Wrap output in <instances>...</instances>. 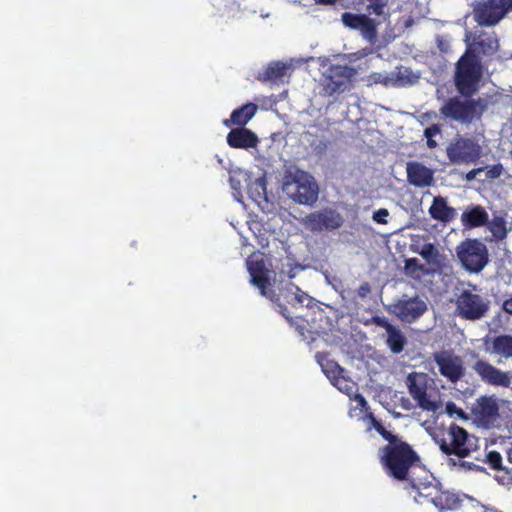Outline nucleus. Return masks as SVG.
I'll return each instance as SVG.
<instances>
[{
	"mask_svg": "<svg viewBox=\"0 0 512 512\" xmlns=\"http://www.w3.org/2000/svg\"><path fill=\"white\" fill-rule=\"evenodd\" d=\"M380 462L388 476L398 481L409 480L413 489H420L409 477L410 469L420 463V457L401 437L381 448Z\"/></svg>",
	"mask_w": 512,
	"mask_h": 512,
	"instance_id": "f257e3e1",
	"label": "nucleus"
},
{
	"mask_svg": "<svg viewBox=\"0 0 512 512\" xmlns=\"http://www.w3.org/2000/svg\"><path fill=\"white\" fill-rule=\"evenodd\" d=\"M435 441L443 454L460 459L469 457L479 448V439L455 423L449 426L442 437L435 438Z\"/></svg>",
	"mask_w": 512,
	"mask_h": 512,
	"instance_id": "f03ea898",
	"label": "nucleus"
},
{
	"mask_svg": "<svg viewBox=\"0 0 512 512\" xmlns=\"http://www.w3.org/2000/svg\"><path fill=\"white\" fill-rule=\"evenodd\" d=\"M482 77V67L477 56L466 51L456 64L455 85L458 92L467 98L471 97L478 89Z\"/></svg>",
	"mask_w": 512,
	"mask_h": 512,
	"instance_id": "7ed1b4c3",
	"label": "nucleus"
},
{
	"mask_svg": "<svg viewBox=\"0 0 512 512\" xmlns=\"http://www.w3.org/2000/svg\"><path fill=\"white\" fill-rule=\"evenodd\" d=\"M486 109V103L481 99L449 98L440 108V113L447 119L461 124H470L479 119Z\"/></svg>",
	"mask_w": 512,
	"mask_h": 512,
	"instance_id": "20e7f679",
	"label": "nucleus"
},
{
	"mask_svg": "<svg viewBox=\"0 0 512 512\" xmlns=\"http://www.w3.org/2000/svg\"><path fill=\"white\" fill-rule=\"evenodd\" d=\"M283 191L296 203L311 206L318 199L319 188L307 172L296 171L284 181Z\"/></svg>",
	"mask_w": 512,
	"mask_h": 512,
	"instance_id": "39448f33",
	"label": "nucleus"
},
{
	"mask_svg": "<svg viewBox=\"0 0 512 512\" xmlns=\"http://www.w3.org/2000/svg\"><path fill=\"white\" fill-rule=\"evenodd\" d=\"M356 74V69L348 65H330L320 78V94L330 97L345 92L350 88Z\"/></svg>",
	"mask_w": 512,
	"mask_h": 512,
	"instance_id": "423d86ee",
	"label": "nucleus"
},
{
	"mask_svg": "<svg viewBox=\"0 0 512 512\" xmlns=\"http://www.w3.org/2000/svg\"><path fill=\"white\" fill-rule=\"evenodd\" d=\"M457 258L463 268L470 273H479L489 262L486 245L477 238L463 240L456 248Z\"/></svg>",
	"mask_w": 512,
	"mask_h": 512,
	"instance_id": "0eeeda50",
	"label": "nucleus"
},
{
	"mask_svg": "<svg viewBox=\"0 0 512 512\" xmlns=\"http://www.w3.org/2000/svg\"><path fill=\"white\" fill-rule=\"evenodd\" d=\"M490 300L483 295L464 289L456 297L455 314L467 321H478L487 316Z\"/></svg>",
	"mask_w": 512,
	"mask_h": 512,
	"instance_id": "6e6552de",
	"label": "nucleus"
},
{
	"mask_svg": "<svg viewBox=\"0 0 512 512\" xmlns=\"http://www.w3.org/2000/svg\"><path fill=\"white\" fill-rule=\"evenodd\" d=\"M447 155L452 163H475L482 156V147L474 138L457 137L447 147Z\"/></svg>",
	"mask_w": 512,
	"mask_h": 512,
	"instance_id": "1a4fd4ad",
	"label": "nucleus"
},
{
	"mask_svg": "<svg viewBox=\"0 0 512 512\" xmlns=\"http://www.w3.org/2000/svg\"><path fill=\"white\" fill-rule=\"evenodd\" d=\"M405 383L409 394L419 408L428 412H435L438 409L437 402L432 400L427 393L428 379L425 373L411 372L406 377Z\"/></svg>",
	"mask_w": 512,
	"mask_h": 512,
	"instance_id": "9d476101",
	"label": "nucleus"
},
{
	"mask_svg": "<svg viewBox=\"0 0 512 512\" xmlns=\"http://www.w3.org/2000/svg\"><path fill=\"white\" fill-rule=\"evenodd\" d=\"M433 361L437 364L440 374L451 383H457L465 375L462 358L452 351L433 353Z\"/></svg>",
	"mask_w": 512,
	"mask_h": 512,
	"instance_id": "9b49d317",
	"label": "nucleus"
},
{
	"mask_svg": "<svg viewBox=\"0 0 512 512\" xmlns=\"http://www.w3.org/2000/svg\"><path fill=\"white\" fill-rule=\"evenodd\" d=\"M508 4V0H486L480 2L474 9L475 20L483 26L495 25L508 12Z\"/></svg>",
	"mask_w": 512,
	"mask_h": 512,
	"instance_id": "f8f14e48",
	"label": "nucleus"
},
{
	"mask_svg": "<svg viewBox=\"0 0 512 512\" xmlns=\"http://www.w3.org/2000/svg\"><path fill=\"white\" fill-rule=\"evenodd\" d=\"M427 311L426 302L419 296L402 298L390 306V312L398 319L406 323H412L419 319Z\"/></svg>",
	"mask_w": 512,
	"mask_h": 512,
	"instance_id": "ddd939ff",
	"label": "nucleus"
},
{
	"mask_svg": "<svg viewBox=\"0 0 512 512\" xmlns=\"http://www.w3.org/2000/svg\"><path fill=\"white\" fill-rule=\"evenodd\" d=\"M343 222L341 214L333 209L312 212L303 219L306 228L313 232L336 230L343 225Z\"/></svg>",
	"mask_w": 512,
	"mask_h": 512,
	"instance_id": "4468645a",
	"label": "nucleus"
},
{
	"mask_svg": "<svg viewBox=\"0 0 512 512\" xmlns=\"http://www.w3.org/2000/svg\"><path fill=\"white\" fill-rule=\"evenodd\" d=\"M473 370L481 381L488 385L503 388H508L511 385L510 372L503 371L486 360H477L473 365Z\"/></svg>",
	"mask_w": 512,
	"mask_h": 512,
	"instance_id": "2eb2a0df",
	"label": "nucleus"
},
{
	"mask_svg": "<svg viewBox=\"0 0 512 512\" xmlns=\"http://www.w3.org/2000/svg\"><path fill=\"white\" fill-rule=\"evenodd\" d=\"M471 412L478 424L489 428L499 416V406L493 397L481 396L476 400Z\"/></svg>",
	"mask_w": 512,
	"mask_h": 512,
	"instance_id": "dca6fc26",
	"label": "nucleus"
},
{
	"mask_svg": "<svg viewBox=\"0 0 512 512\" xmlns=\"http://www.w3.org/2000/svg\"><path fill=\"white\" fill-rule=\"evenodd\" d=\"M435 489V495L432 496L431 493L423 494L420 489L418 491V497H415V500L422 504L423 501L420 498H425L427 501L433 503L435 507L440 510H454L460 506V498L455 493L449 491H440Z\"/></svg>",
	"mask_w": 512,
	"mask_h": 512,
	"instance_id": "f3484780",
	"label": "nucleus"
},
{
	"mask_svg": "<svg viewBox=\"0 0 512 512\" xmlns=\"http://www.w3.org/2000/svg\"><path fill=\"white\" fill-rule=\"evenodd\" d=\"M407 179L416 187H429L434 182V172L422 163L409 162L407 163Z\"/></svg>",
	"mask_w": 512,
	"mask_h": 512,
	"instance_id": "a211bd4d",
	"label": "nucleus"
},
{
	"mask_svg": "<svg viewBox=\"0 0 512 512\" xmlns=\"http://www.w3.org/2000/svg\"><path fill=\"white\" fill-rule=\"evenodd\" d=\"M227 143L232 148H255L258 138L255 133L244 127L232 129L227 135Z\"/></svg>",
	"mask_w": 512,
	"mask_h": 512,
	"instance_id": "6ab92c4d",
	"label": "nucleus"
},
{
	"mask_svg": "<svg viewBox=\"0 0 512 512\" xmlns=\"http://www.w3.org/2000/svg\"><path fill=\"white\" fill-rule=\"evenodd\" d=\"M248 271L251 276L252 284L260 290L263 296H266L267 289L270 286V280L264 260H249Z\"/></svg>",
	"mask_w": 512,
	"mask_h": 512,
	"instance_id": "aec40b11",
	"label": "nucleus"
},
{
	"mask_svg": "<svg viewBox=\"0 0 512 512\" xmlns=\"http://www.w3.org/2000/svg\"><path fill=\"white\" fill-rule=\"evenodd\" d=\"M428 212L432 219L443 224L452 222L457 216L456 209L449 206L446 198L442 196H436L433 198Z\"/></svg>",
	"mask_w": 512,
	"mask_h": 512,
	"instance_id": "412c9836",
	"label": "nucleus"
},
{
	"mask_svg": "<svg viewBox=\"0 0 512 512\" xmlns=\"http://www.w3.org/2000/svg\"><path fill=\"white\" fill-rule=\"evenodd\" d=\"M489 214L481 205L467 207L461 214V223L466 229H474L485 226L488 223Z\"/></svg>",
	"mask_w": 512,
	"mask_h": 512,
	"instance_id": "4be33fe9",
	"label": "nucleus"
},
{
	"mask_svg": "<svg viewBox=\"0 0 512 512\" xmlns=\"http://www.w3.org/2000/svg\"><path fill=\"white\" fill-rule=\"evenodd\" d=\"M356 8L365 7L369 15H375L382 18L384 22H389L391 12L389 9V0H353Z\"/></svg>",
	"mask_w": 512,
	"mask_h": 512,
	"instance_id": "5701e85b",
	"label": "nucleus"
},
{
	"mask_svg": "<svg viewBox=\"0 0 512 512\" xmlns=\"http://www.w3.org/2000/svg\"><path fill=\"white\" fill-rule=\"evenodd\" d=\"M257 105L254 103H247L243 106L232 111L230 118L224 121L226 126L237 125L244 127L256 114Z\"/></svg>",
	"mask_w": 512,
	"mask_h": 512,
	"instance_id": "b1692460",
	"label": "nucleus"
},
{
	"mask_svg": "<svg viewBox=\"0 0 512 512\" xmlns=\"http://www.w3.org/2000/svg\"><path fill=\"white\" fill-rule=\"evenodd\" d=\"M487 350L504 359H512V334H500L490 340Z\"/></svg>",
	"mask_w": 512,
	"mask_h": 512,
	"instance_id": "393cba45",
	"label": "nucleus"
},
{
	"mask_svg": "<svg viewBox=\"0 0 512 512\" xmlns=\"http://www.w3.org/2000/svg\"><path fill=\"white\" fill-rule=\"evenodd\" d=\"M385 23L382 18L379 17V19L371 18L369 13L365 14L363 17V20L359 24V27L357 28V31L360 32L361 36L367 40L370 43H375L378 36V30L377 27Z\"/></svg>",
	"mask_w": 512,
	"mask_h": 512,
	"instance_id": "a878e982",
	"label": "nucleus"
},
{
	"mask_svg": "<svg viewBox=\"0 0 512 512\" xmlns=\"http://www.w3.org/2000/svg\"><path fill=\"white\" fill-rule=\"evenodd\" d=\"M485 226L491 233V237L486 238L487 242H500L507 237V222L503 217L494 216L492 220L488 219V223Z\"/></svg>",
	"mask_w": 512,
	"mask_h": 512,
	"instance_id": "bb28decb",
	"label": "nucleus"
},
{
	"mask_svg": "<svg viewBox=\"0 0 512 512\" xmlns=\"http://www.w3.org/2000/svg\"><path fill=\"white\" fill-rule=\"evenodd\" d=\"M386 343L393 353L399 354L404 350L407 344V339L403 332L395 326L387 333Z\"/></svg>",
	"mask_w": 512,
	"mask_h": 512,
	"instance_id": "cd10ccee",
	"label": "nucleus"
},
{
	"mask_svg": "<svg viewBox=\"0 0 512 512\" xmlns=\"http://www.w3.org/2000/svg\"><path fill=\"white\" fill-rule=\"evenodd\" d=\"M288 70V66L281 62L270 63L264 70V79L270 81L281 80Z\"/></svg>",
	"mask_w": 512,
	"mask_h": 512,
	"instance_id": "c85d7f7f",
	"label": "nucleus"
},
{
	"mask_svg": "<svg viewBox=\"0 0 512 512\" xmlns=\"http://www.w3.org/2000/svg\"><path fill=\"white\" fill-rule=\"evenodd\" d=\"M365 14L344 12L341 15L343 25L351 30H357Z\"/></svg>",
	"mask_w": 512,
	"mask_h": 512,
	"instance_id": "c756f323",
	"label": "nucleus"
},
{
	"mask_svg": "<svg viewBox=\"0 0 512 512\" xmlns=\"http://www.w3.org/2000/svg\"><path fill=\"white\" fill-rule=\"evenodd\" d=\"M447 465L450 469H456L457 471H470L476 466L473 462H468L460 458L455 459L452 457L448 458Z\"/></svg>",
	"mask_w": 512,
	"mask_h": 512,
	"instance_id": "7c9ffc66",
	"label": "nucleus"
},
{
	"mask_svg": "<svg viewBox=\"0 0 512 512\" xmlns=\"http://www.w3.org/2000/svg\"><path fill=\"white\" fill-rule=\"evenodd\" d=\"M419 254L427 261L433 262L439 257V251L432 243L424 244Z\"/></svg>",
	"mask_w": 512,
	"mask_h": 512,
	"instance_id": "2f4dec72",
	"label": "nucleus"
},
{
	"mask_svg": "<svg viewBox=\"0 0 512 512\" xmlns=\"http://www.w3.org/2000/svg\"><path fill=\"white\" fill-rule=\"evenodd\" d=\"M441 128L438 124H432L424 130V136L427 140V146L429 148H435L437 146V142L433 139L434 136L440 134Z\"/></svg>",
	"mask_w": 512,
	"mask_h": 512,
	"instance_id": "473e14b6",
	"label": "nucleus"
},
{
	"mask_svg": "<svg viewBox=\"0 0 512 512\" xmlns=\"http://www.w3.org/2000/svg\"><path fill=\"white\" fill-rule=\"evenodd\" d=\"M372 423L376 431L385 439L388 443H391L399 438L398 435H395L391 433L390 431L386 430V428L377 421L374 417H372Z\"/></svg>",
	"mask_w": 512,
	"mask_h": 512,
	"instance_id": "72a5a7b5",
	"label": "nucleus"
},
{
	"mask_svg": "<svg viewBox=\"0 0 512 512\" xmlns=\"http://www.w3.org/2000/svg\"><path fill=\"white\" fill-rule=\"evenodd\" d=\"M330 369L325 368L323 369L324 372L327 374L328 377L333 378L336 381V385L338 386L339 390H343V388L340 386V377L339 375L343 372V368H341L338 364L331 362L329 364Z\"/></svg>",
	"mask_w": 512,
	"mask_h": 512,
	"instance_id": "f704fd0d",
	"label": "nucleus"
},
{
	"mask_svg": "<svg viewBox=\"0 0 512 512\" xmlns=\"http://www.w3.org/2000/svg\"><path fill=\"white\" fill-rule=\"evenodd\" d=\"M486 179L493 180L499 178L504 171L503 165L501 163L494 164L492 166L484 168Z\"/></svg>",
	"mask_w": 512,
	"mask_h": 512,
	"instance_id": "c9c22d12",
	"label": "nucleus"
},
{
	"mask_svg": "<svg viewBox=\"0 0 512 512\" xmlns=\"http://www.w3.org/2000/svg\"><path fill=\"white\" fill-rule=\"evenodd\" d=\"M487 463L489 464L490 468L494 470H499L502 467V456L497 451H490L487 454Z\"/></svg>",
	"mask_w": 512,
	"mask_h": 512,
	"instance_id": "e433bc0d",
	"label": "nucleus"
},
{
	"mask_svg": "<svg viewBox=\"0 0 512 512\" xmlns=\"http://www.w3.org/2000/svg\"><path fill=\"white\" fill-rule=\"evenodd\" d=\"M367 81H368V85H373V84L388 85L390 82V79H389V77H387L386 75H384L382 73L373 72L370 75H368Z\"/></svg>",
	"mask_w": 512,
	"mask_h": 512,
	"instance_id": "4c0bfd02",
	"label": "nucleus"
},
{
	"mask_svg": "<svg viewBox=\"0 0 512 512\" xmlns=\"http://www.w3.org/2000/svg\"><path fill=\"white\" fill-rule=\"evenodd\" d=\"M372 322L376 326L385 329L387 333L395 327L384 316H373L372 317Z\"/></svg>",
	"mask_w": 512,
	"mask_h": 512,
	"instance_id": "58836bf2",
	"label": "nucleus"
},
{
	"mask_svg": "<svg viewBox=\"0 0 512 512\" xmlns=\"http://www.w3.org/2000/svg\"><path fill=\"white\" fill-rule=\"evenodd\" d=\"M389 215V212L385 208H381L373 213V220L379 224H386L387 216Z\"/></svg>",
	"mask_w": 512,
	"mask_h": 512,
	"instance_id": "ea45409f",
	"label": "nucleus"
},
{
	"mask_svg": "<svg viewBox=\"0 0 512 512\" xmlns=\"http://www.w3.org/2000/svg\"><path fill=\"white\" fill-rule=\"evenodd\" d=\"M357 295L364 299L370 294L371 292V286L368 282H363L357 289Z\"/></svg>",
	"mask_w": 512,
	"mask_h": 512,
	"instance_id": "a19ab883",
	"label": "nucleus"
},
{
	"mask_svg": "<svg viewBox=\"0 0 512 512\" xmlns=\"http://www.w3.org/2000/svg\"><path fill=\"white\" fill-rule=\"evenodd\" d=\"M502 310L505 313L512 315V295L503 301Z\"/></svg>",
	"mask_w": 512,
	"mask_h": 512,
	"instance_id": "79ce46f5",
	"label": "nucleus"
},
{
	"mask_svg": "<svg viewBox=\"0 0 512 512\" xmlns=\"http://www.w3.org/2000/svg\"><path fill=\"white\" fill-rule=\"evenodd\" d=\"M484 171V167H480V168H476V169H472L470 170L467 175H466V178L467 180H473L476 178L477 174Z\"/></svg>",
	"mask_w": 512,
	"mask_h": 512,
	"instance_id": "37998d69",
	"label": "nucleus"
},
{
	"mask_svg": "<svg viewBox=\"0 0 512 512\" xmlns=\"http://www.w3.org/2000/svg\"><path fill=\"white\" fill-rule=\"evenodd\" d=\"M355 400L357 401L358 406L361 409H367L368 408V403H367L366 399L362 395L357 394L356 397H355Z\"/></svg>",
	"mask_w": 512,
	"mask_h": 512,
	"instance_id": "c03bdc74",
	"label": "nucleus"
},
{
	"mask_svg": "<svg viewBox=\"0 0 512 512\" xmlns=\"http://www.w3.org/2000/svg\"><path fill=\"white\" fill-rule=\"evenodd\" d=\"M307 295L305 293H296L295 294V300L299 303V304H303L304 303V298H306Z\"/></svg>",
	"mask_w": 512,
	"mask_h": 512,
	"instance_id": "a18cd8bd",
	"label": "nucleus"
},
{
	"mask_svg": "<svg viewBox=\"0 0 512 512\" xmlns=\"http://www.w3.org/2000/svg\"><path fill=\"white\" fill-rule=\"evenodd\" d=\"M344 382H345V390L346 392L349 390V389H352V385L353 383H347V381L343 378Z\"/></svg>",
	"mask_w": 512,
	"mask_h": 512,
	"instance_id": "49530a36",
	"label": "nucleus"
},
{
	"mask_svg": "<svg viewBox=\"0 0 512 512\" xmlns=\"http://www.w3.org/2000/svg\"><path fill=\"white\" fill-rule=\"evenodd\" d=\"M416 263H417L416 259H410L407 261V267H410L412 264H416Z\"/></svg>",
	"mask_w": 512,
	"mask_h": 512,
	"instance_id": "de8ad7c7",
	"label": "nucleus"
},
{
	"mask_svg": "<svg viewBox=\"0 0 512 512\" xmlns=\"http://www.w3.org/2000/svg\"><path fill=\"white\" fill-rule=\"evenodd\" d=\"M457 414H458V416H460V417H462V418H466V416H465V414H464V412H463V410H462V409H458V410H457Z\"/></svg>",
	"mask_w": 512,
	"mask_h": 512,
	"instance_id": "09e8293b",
	"label": "nucleus"
},
{
	"mask_svg": "<svg viewBox=\"0 0 512 512\" xmlns=\"http://www.w3.org/2000/svg\"><path fill=\"white\" fill-rule=\"evenodd\" d=\"M452 407H453V408H456V406H455L454 404L447 405L448 411H449L450 413L452 412V410H451V408H452Z\"/></svg>",
	"mask_w": 512,
	"mask_h": 512,
	"instance_id": "8fccbe9b",
	"label": "nucleus"
},
{
	"mask_svg": "<svg viewBox=\"0 0 512 512\" xmlns=\"http://www.w3.org/2000/svg\"><path fill=\"white\" fill-rule=\"evenodd\" d=\"M508 459L512 463V449L508 453Z\"/></svg>",
	"mask_w": 512,
	"mask_h": 512,
	"instance_id": "3c124183",
	"label": "nucleus"
},
{
	"mask_svg": "<svg viewBox=\"0 0 512 512\" xmlns=\"http://www.w3.org/2000/svg\"><path fill=\"white\" fill-rule=\"evenodd\" d=\"M292 271H293V269H291L289 271V273H288L289 278H293L294 277V273Z\"/></svg>",
	"mask_w": 512,
	"mask_h": 512,
	"instance_id": "603ef678",
	"label": "nucleus"
},
{
	"mask_svg": "<svg viewBox=\"0 0 512 512\" xmlns=\"http://www.w3.org/2000/svg\"><path fill=\"white\" fill-rule=\"evenodd\" d=\"M508 3H509V4L507 5V6H508V11H509V10H511V11H512V0H511L510 2L508 1Z\"/></svg>",
	"mask_w": 512,
	"mask_h": 512,
	"instance_id": "864d4df0",
	"label": "nucleus"
},
{
	"mask_svg": "<svg viewBox=\"0 0 512 512\" xmlns=\"http://www.w3.org/2000/svg\"><path fill=\"white\" fill-rule=\"evenodd\" d=\"M470 287H472L473 290H476L477 289V286L474 285V284H469Z\"/></svg>",
	"mask_w": 512,
	"mask_h": 512,
	"instance_id": "5fc2aeb1",
	"label": "nucleus"
},
{
	"mask_svg": "<svg viewBox=\"0 0 512 512\" xmlns=\"http://www.w3.org/2000/svg\"><path fill=\"white\" fill-rule=\"evenodd\" d=\"M510 155H511V158H512V150L510 151Z\"/></svg>",
	"mask_w": 512,
	"mask_h": 512,
	"instance_id": "6e6d98bb",
	"label": "nucleus"
}]
</instances>
